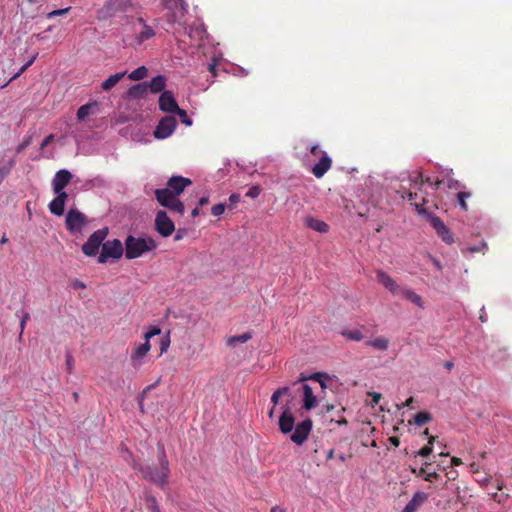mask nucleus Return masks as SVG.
<instances>
[{
	"label": "nucleus",
	"mask_w": 512,
	"mask_h": 512,
	"mask_svg": "<svg viewBox=\"0 0 512 512\" xmlns=\"http://www.w3.org/2000/svg\"><path fill=\"white\" fill-rule=\"evenodd\" d=\"M279 429L283 434L291 433L290 440L302 445L312 430V421L307 418L295 425V419L288 407H285L279 417Z\"/></svg>",
	"instance_id": "nucleus-1"
},
{
	"label": "nucleus",
	"mask_w": 512,
	"mask_h": 512,
	"mask_svg": "<svg viewBox=\"0 0 512 512\" xmlns=\"http://www.w3.org/2000/svg\"><path fill=\"white\" fill-rule=\"evenodd\" d=\"M158 460L159 467L155 465H146L141 467L140 472L145 480L150 481L163 489L167 485L170 475L169 462L163 446L159 447Z\"/></svg>",
	"instance_id": "nucleus-2"
},
{
	"label": "nucleus",
	"mask_w": 512,
	"mask_h": 512,
	"mask_svg": "<svg viewBox=\"0 0 512 512\" xmlns=\"http://www.w3.org/2000/svg\"><path fill=\"white\" fill-rule=\"evenodd\" d=\"M125 258L128 260L141 257L147 252H151L157 248L156 241L150 237H135L128 235L124 241Z\"/></svg>",
	"instance_id": "nucleus-3"
},
{
	"label": "nucleus",
	"mask_w": 512,
	"mask_h": 512,
	"mask_svg": "<svg viewBox=\"0 0 512 512\" xmlns=\"http://www.w3.org/2000/svg\"><path fill=\"white\" fill-rule=\"evenodd\" d=\"M132 6V0H107L97 11L96 16L98 20H107L118 13L127 12Z\"/></svg>",
	"instance_id": "nucleus-4"
},
{
	"label": "nucleus",
	"mask_w": 512,
	"mask_h": 512,
	"mask_svg": "<svg viewBox=\"0 0 512 512\" xmlns=\"http://www.w3.org/2000/svg\"><path fill=\"white\" fill-rule=\"evenodd\" d=\"M125 253V249L123 244L119 239L108 240L106 242L103 241L101 253L98 256V263H106L108 258L112 259H120Z\"/></svg>",
	"instance_id": "nucleus-5"
},
{
	"label": "nucleus",
	"mask_w": 512,
	"mask_h": 512,
	"mask_svg": "<svg viewBox=\"0 0 512 512\" xmlns=\"http://www.w3.org/2000/svg\"><path fill=\"white\" fill-rule=\"evenodd\" d=\"M108 229L101 228L93 232L88 240L82 246V252L89 257L95 256L98 253L100 246L107 237Z\"/></svg>",
	"instance_id": "nucleus-6"
},
{
	"label": "nucleus",
	"mask_w": 512,
	"mask_h": 512,
	"mask_svg": "<svg viewBox=\"0 0 512 512\" xmlns=\"http://www.w3.org/2000/svg\"><path fill=\"white\" fill-rule=\"evenodd\" d=\"M163 6L170 11L168 21L181 24V19L188 12V4L185 0H162Z\"/></svg>",
	"instance_id": "nucleus-7"
},
{
	"label": "nucleus",
	"mask_w": 512,
	"mask_h": 512,
	"mask_svg": "<svg viewBox=\"0 0 512 512\" xmlns=\"http://www.w3.org/2000/svg\"><path fill=\"white\" fill-rule=\"evenodd\" d=\"M183 34L189 36L191 39L201 42L206 36V28L202 22L194 21L188 24L185 20L181 19V24H178Z\"/></svg>",
	"instance_id": "nucleus-8"
},
{
	"label": "nucleus",
	"mask_w": 512,
	"mask_h": 512,
	"mask_svg": "<svg viewBox=\"0 0 512 512\" xmlns=\"http://www.w3.org/2000/svg\"><path fill=\"white\" fill-rule=\"evenodd\" d=\"M87 219L86 216L77 209L71 208L67 214L65 219L66 228L71 233L80 232L82 228L86 225Z\"/></svg>",
	"instance_id": "nucleus-9"
},
{
	"label": "nucleus",
	"mask_w": 512,
	"mask_h": 512,
	"mask_svg": "<svg viewBox=\"0 0 512 512\" xmlns=\"http://www.w3.org/2000/svg\"><path fill=\"white\" fill-rule=\"evenodd\" d=\"M155 230L162 237H169L175 230L173 221L168 217L167 213L159 210L155 216Z\"/></svg>",
	"instance_id": "nucleus-10"
},
{
	"label": "nucleus",
	"mask_w": 512,
	"mask_h": 512,
	"mask_svg": "<svg viewBox=\"0 0 512 512\" xmlns=\"http://www.w3.org/2000/svg\"><path fill=\"white\" fill-rule=\"evenodd\" d=\"M177 126V122L172 116L163 117L157 124L153 134L156 139L163 140L173 134Z\"/></svg>",
	"instance_id": "nucleus-11"
},
{
	"label": "nucleus",
	"mask_w": 512,
	"mask_h": 512,
	"mask_svg": "<svg viewBox=\"0 0 512 512\" xmlns=\"http://www.w3.org/2000/svg\"><path fill=\"white\" fill-rule=\"evenodd\" d=\"M158 104L159 109L166 113L173 114L176 110H179L175 97L169 90L163 91L160 94Z\"/></svg>",
	"instance_id": "nucleus-12"
},
{
	"label": "nucleus",
	"mask_w": 512,
	"mask_h": 512,
	"mask_svg": "<svg viewBox=\"0 0 512 512\" xmlns=\"http://www.w3.org/2000/svg\"><path fill=\"white\" fill-rule=\"evenodd\" d=\"M72 178V174L67 169L59 170L53 180H52V188L54 193L65 192L64 188L68 185Z\"/></svg>",
	"instance_id": "nucleus-13"
},
{
	"label": "nucleus",
	"mask_w": 512,
	"mask_h": 512,
	"mask_svg": "<svg viewBox=\"0 0 512 512\" xmlns=\"http://www.w3.org/2000/svg\"><path fill=\"white\" fill-rule=\"evenodd\" d=\"M191 183L190 179L183 176H172L168 180L166 188L178 197Z\"/></svg>",
	"instance_id": "nucleus-14"
},
{
	"label": "nucleus",
	"mask_w": 512,
	"mask_h": 512,
	"mask_svg": "<svg viewBox=\"0 0 512 512\" xmlns=\"http://www.w3.org/2000/svg\"><path fill=\"white\" fill-rule=\"evenodd\" d=\"M441 185H446L448 189L454 190H458L463 187V185L458 180L453 178L452 169H444L441 172V179L435 182V187L440 188Z\"/></svg>",
	"instance_id": "nucleus-15"
},
{
	"label": "nucleus",
	"mask_w": 512,
	"mask_h": 512,
	"mask_svg": "<svg viewBox=\"0 0 512 512\" xmlns=\"http://www.w3.org/2000/svg\"><path fill=\"white\" fill-rule=\"evenodd\" d=\"M376 278L377 281L393 295L400 294L402 288L386 272L378 270L376 273Z\"/></svg>",
	"instance_id": "nucleus-16"
},
{
	"label": "nucleus",
	"mask_w": 512,
	"mask_h": 512,
	"mask_svg": "<svg viewBox=\"0 0 512 512\" xmlns=\"http://www.w3.org/2000/svg\"><path fill=\"white\" fill-rule=\"evenodd\" d=\"M56 197L49 203V211L53 215L61 216L64 214L65 210V202L68 198V194L66 192L55 193Z\"/></svg>",
	"instance_id": "nucleus-17"
},
{
	"label": "nucleus",
	"mask_w": 512,
	"mask_h": 512,
	"mask_svg": "<svg viewBox=\"0 0 512 512\" xmlns=\"http://www.w3.org/2000/svg\"><path fill=\"white\" fill-rule=\"evenodd\" d=\"M331 165V158L326 152H322L321 158L312 168V173L316 178H321L331 168Z\"/></svg>",
	"instance_id": "nucleus-18"
},
{
	"label": "nucleus",
	"mask_w": 512,
	"mask_h": 512,
	"mask_svg": "<svg viewBox=\"0 0 512 512\" xmlns=\"http://www.w3.org/2000/svg\"><path fill=\"white\" fill-rule=\"evenodd\" d=\"M301 388L303 391V408L307 411L313 409L317 404V400L312 388L308 384H302Z\"/></svg>",
	"instance_id": "nucleus-19"
},
{
	"label": "nucleus",
	"mask_w": 512,
	"mask_h": 512,
	"mask_svg": "<svg viewBox=\"0 0 512 512\" xmlns=\"http://www.w3.org/2000/svg\"><path fill=\"white\" fill-rule=\"evenodd\" d=\"M427 495L424 492H416L410 499V501L405 505L404 511L406 512H415L421 504H423L427 500Z\"/></svg>",
	"instance_id": "nucleus-20"
},
{
	"label": "nucleus",
	"mask_w": 512,
	"mask_h": 512,
	"mask_svg": "<svg viewBox=\"0 0 512 512\" xmlns=\"http://www.w3.org/2000/svg\"><path fill=\"white\" fill-rule=\"evenodd\" d=\"M154 194L158 203L163 207L169 206L170 204H172L171 202L177 198V196H175L167 188L156 189L154 191Z\"/></svg>",
	"instance_id": "nucleus-21"
},
{
	"label": "nucleus",
	"mask_w": 512,
	"mask_h": 512,
	"mask_svg": "<svg viewBox=\"0 0 512 512\" xmlns=\"http://www.w3.org/2000/svg\"><path fill=\"white\" fill-rule=\"evenodd\" d=\"M403 199H406L408 202L413 205L419 214H427V211L423 208H420L421 203H424V198L419 196L417 192L407 191L402 196Z\"/></svg>",
	"instance_id": "nucleus-22"
},
{
	"label": "nucleus",
	"mask_w": 512,
	"mask_h": 512,
	"mask_svg": "<svg viewBox=\"0 0 512 512\" xmlns=\"http://www.w3.org/2000/svg\"><path fill=\"white\" fill-rule=\"evenodd\" d=\"M151 346L148 341L135 345L131 353V359L133 362L141 360L149 352Z\"/></svg>",
	"instance_id": "nucleus-23"
},
{
	"label": "nucleus",
	"mask_w": 512,
	"mask_h": 512,
	"mask_svg": "<svg viewBox=\"0 0 512 512\" xmlns=\"http://www.w3.org/2000/svg\"><path fill=\"white\" fill-rule=\"evenodd\" d=\"M140 24L142 25V30L137 33L136 41L137 44H142L144 41L151 39L155 32L152 27L148 26L143 19H139Z\"/></svg>",
	"instance_id": "nucleus-24"
},
{
	"label": "nucleus",
	"mask_w": 512,
	"mask_h": 512,
	"mask_svg": "<svg viewBox=\"0 0 512 512\" xmlns=\"http://www.w3.org/2000/svg\"><path fill=\"white\" fill-rule=\"evenodd\" d=\"M400 293L406 300L412 302L420 309H424L423 300H422L421 296L418 295L415 291H413L409 288H402Z\"/></svg>",
	"instance_id": "nucleus-25"
},
{
	"label": "nucleus",
	"mask_w": 512,
	"mask_h": 512,
	"mask_svg": "<svg viewBox=\"0 0 512 512\" xmlns=\"http://www.w3.org/2000/svg\"><path fill=\"white\" fill-rule=\"evenodd\" d=\"M97 108H98V104L96 101L89 102L87 104L82 105L77 110V119L79 121H84L88 115L95 113Z\"/></svg>",
	"instance_id": "nucleus-26"
},
{
	"label": "nucleus",
	"mask_w": 512,
	"mask_h": 512,
	"mask_svg": "<svg viewBox=\"0 0 512 512\" xmlns=\"http://www.w3.org/2000/svg\"><path fill=\"white\" fill-rule=\"evenodd\" d=\"M166 78L163 75L153 77L149 83V88L152 93H162L165 91Z\"/></svg>",
	"instance_id": "nucleus-27"
},
{
	"label": "nucleus",
	"mask_w": 512,
	"mask_h": 512,
	"mask_svg": "<svg viewBox=\"0 0 512 512\" xmlns=\"http://www.w3.org/2000/svg\"><path fill=\"white\" fill-rule=\"evenodd\" d=\"M390 344L389 339L386 337L380 336L375 339L368 340L366 342V346L372 347L375 350L378 351H385L388 349Z\"/></svg>",
	"instance_id": "nucleus-28"
},
{
	"label": "nucleus",
	"mask_w": 512,
	"mask_h": 512,
	"mask_svg": "<svg viewBox=\"0 0 512 512\" xmlns=\"http://www.w3.org/2000/svg\"><path fill=\"white\" fill-rule=\"evenodd\" d=\"M124 75L125 72H118L110 75L105 81L102 82L101 88L104 91L111 90L124 77Z\"/></svg>",
	"instance_id": "nucleus-29"
},
{
	"label": "nucleus",
	"mask_w": 512,
	"mask_h": 512,
	"mask_svg": "<svg viewBox=\"0 0 512 512\" xmlns=\"http://www.w3.org/2000/svg\"><path fill=\"white\" fill-rule=\"evenodd\" d=\"M306 224L309 228L317 232L326 233L329 230V226L324 221L312 217L306 219Z\"/></svg>",
	"instance_id": "nucleus-30"
},
{
	"label": "nucleus",
	"mask_w": 512,
	"mask_h": 512,
	"mask_svg": "<svg viewBox=\"0 0 512 512\" xmlns=\"http://www.w3.org/2000/svg\"><path fill=\"white\" fill-rule=\"evenodd\" d=\"M169 206H166L171 212L176 213L178 215H183L185 211L184 204L178 199H174Z\"/></svg>",
	"instance_id": "nucleus-31"
},
{
	"label": "nucleus",
	"mask_w": 512,
	"mask_h": 512,
	"mask_svg": "<svg viewBox=\"0 0 512 512\" xmlns=\"http://www.w3.org/2000/svg\"><path fill=\"white\" fill-rule=\"evenodd\" d=\"M342 335L352 341H360L363 339V334L359 329L345 330Z\"/></svg>",
	"instance_id": "nucleus-32"
},
{
	"label": "nucleus",
	"mask_w": 512,
	"mask_h": 512,
	"mask_svg": "<svg viewBox=\"0 0 512 512\" xmlns=\"http://www.w3.org/2000/svg\"><path fill=\"white\" fill-rule=\"evenodd\" d=\"M428 220L430 225L436 231V233L439 232L441 229H444V227H446L444 222L436 215L428 214Z\"/></svg>",
	"instance_id": "nucleus-33"
},
{
	"label": "nucleus",
	"mask_w": 512,
	"mask_h": 512,
	"mask_svg": "<svg viewBox=\"0 0 512 512\" xmlns=\"http://www.w3.org/2000/svg\"><path fill=\"white\" fill-rule=\"evenodd\" d=\"M252 335L250 332H245L241 335L233 336L229 338L228 345L235 346L236 343H245L251 339Z\"/></svg>",
	"instance_id": "nucleus-34"
},
{
	"label": "nucleus",
	"mask_w": 512,
	"mask_h": 512,
	"mask_svg": "<svg viewBox=\"0 0 512 512\" xmlns=\"http://www.w3.org/2000/svg\"><path fill=\"white\" fill-rule=\"evenodd\" d=\"M147 75V68L145 66H140L133 70L129 74V78L134 81L142 80Z\"/></svg>",
	"instance_id": "nucleus-35"
},
{
	"label": "nucleus",
	"mask_w": 512,
	"mask_h": 512,
	"mask_svg": "<svg viewBox=\"0 0 512 512\" xmlns=\"http://www.w3.org/2000/svg\"><path fill=\"white\" fill-rule=\"evenodd\" d=\"M437 235L442 239L446 244H452L454 242V238L449 228L446 226L444 229H441L437 232Z\"/></svg>",
	"instance_id": "nucleus-36"
},
{
	"label": "nucleus",
	"mask_w": 512,
	"mask_h": 512,
	"mask_svg": "<svg viewBox=\"0 0 512 512\" xmlns=\"http://www.w3.org/2000/svg\"><path fill=\"white\" fill-rule=\"evenodd\" d=\"M431 420V415L427 412H419L414 416V422L418 426H423Z\"/></svg>",
	"instance_id": "nucleus-37"
},
{
	"label": "nucleus",
	"mask_w": 512,
	"mask_h": 512,
	"mask_svg": "<svg viewBox=\"0 0 512 512\" xmlns=\"http://www.w3.org/2000/svg\"><path fill=\"white\" fill-rule=\"evenodd\" d=\"M16 315L20 318L19 340H21L23 332H24V329L26 327V323L30 319V314L27 311H22L21 315H19V312H17Z\"/></svg>",
	"instance_id": "nucleus-38"
},
{
	"label": "nucleus",
	"mask_w": 512,
	"mask_h": 512,
	"mask_svg": "<svg viewBox=\"0 0 512 512\" xmlns=\"http://www.w3.org/2000/svg\"><path fill=\"white\" fill-rule=\"evenodd\" d=\"M470 196H471V194L469 192H465V191H460L456 195L458 204L464 211H466L468 208L467 204H466V199H468Z\"/></svg>",
	"instance_id": "nucleus-39"
},
{
	"label": "nucleus",
	"mask_w": 512,
	"mask_h": 512,
	"mask_svg": "<svg viewBox=\"0 0 512 512\" xmlns=\"http://www.w3.org/2000/svg\"><path fill=\"white\" fill-rule=\"evenodd\" d=\"M145 502L152 512H160L158 502L153 495H147L145 497Z\"/></svg>",
	"instance_id": "nucleus-40"
},
{
	"label": "nucleus",
	"mask_w": 512,
	"mask_h": 512,
	"mask_svg": "<svg viewBox=\"0 0 512 512\" xmlns=\"http://www.w3.org/2000/svg\"><path fill=\"white\" fill-rule=\"evenodd\" d=\"M173 114H177L180 117L181 122L186 126H191L193 124L192 119L187 115V112L179 107V110H176Z\"/></svg>",
	"instance_id": "nucleus-41"
},
{
	"label": "nucleus",
	"mask_w": 512,
	"mask_h": 512,
	"mask_svg": "<svg viewBox=\"0 0 512 512\" xmlns=\"http://www.w3.org/2000/svg\"><path fill=\"white\" fill-rule=\"evenodd\" d=\"M433 441H434V437H430L428 445H426L425 447L421 448L418 451V455L422 456V457L429 456L432 453V450H433V446H432L433 445Z\"/></svg>",
	"instance_id": "nucleus-42"
},
{
	"label": "nucleus",
	"mask_w": 512,
	"mask_h": 512,
	"mask_svg": "<svg viewBox=\"0 0 512 512\" xmlns=\"http://www.w3.org/2000/svg\"><path fill=\"white\" fill-rule=\"evenodd\" d=\"M161 333V329L158 326H150L148 331L144 334V338L146 341H150V339L156 335Z\"/></svg>",
	"instance_id": "nucleus-43"
},
{
	"label": "nucleus",
	"mask_w": 512,
	"mask_h": 512,
	"mask_svg": "<svg viewBox=\"0 0 512 512\" xmlns=\"http://www.w3.org/2000/svg\"><path fill=\"white\" fill-rule=\"evenodd\" d=\"M71 9V7H66L62 9H56L46 14L47 19H52L57 16H63L68 13V11Z\"/></svg>",
	"instance_id": "nucleus-44"
},
{
	"label": "nucleus",
	"mask_w": 512,
	"mask_h": 512,
	"mask_svg": "<svg viewBox=\"0 0 512 512\" xmlns=\"http://www.w3.org/2000/svg\"><path fill=\"white\" fill-rule=\"evenodd\" d=\"M419 475L423 476L425 481H432L433 479L438 478V474L435 471L429 472L425 468L420 469Z\"/></svg>",
	"instance_id": "nucleus-45"
},
{
	"label": "nucleus",
	"mask_w": 512,
	"mask_h": 512,
	"mask_svg": "<svg viewBox=\"0 0 512 512\" xmlns=\"http://www.w3.org/2000/svg\"><path fill=\"white\" fill-rule=\"evenodd\" d=\"M226 204L224 203H218L211 208V213L214 216H221L225 211Z\"/></svg>",
	"instance_id": "nucleus-46"
},
{
	"label": "nucleus",
	"mask_w": 512,
	"mask_h": 512,
	"mask_svg": "<svg viewBox=\"0 0 512 512\" xmlns=\"http://www.w3.org/2000/svg\"><path fill=\"white\" fill-rule=\"evenodd\" d=\"M146 90V87L144 84H137L130 88L129 92L132 96H137L139 94H142Z\"/></svg>",
	"instance_id": "nucleus-47"
},
{
	"label": "nucleus",
	"mask_w": 512,
	"mask_h": 512,
	"mask_svg": "<svg viewBox=\"0 0 512 512\" xmlns=\"http://www.w3.org/2000/svg\"><path fill=\"white\" fill-rule=\"evenodd\" d=\"M260 192H261V190H260L259 186L254 185L249 188V190L246 193V196L249 198L255 199L260 195Z\"/></svg>",
	"instance_id": "nucleus-48"
},
{
	"label": "nucleus",
	"mask_w": 512,
	"mask_h": 512,
	"mask_svg": "<svg viewBox=\"0 0 512 512\" xmlns=\"http://www.w3.org/2000/svg\"><path fill=\"white\" fill-rule=\"evenodd\" d=\"M31 144L30 137H25L23 141L16 147V152L20 153Z\"/></svg>",
	"instance_id": "nucleus-49"
},
{
	"label": "nucleus",
	"mask_w": 512,
	"mask_h": 512,
	"mask_svg": "<svg viewBox=\"0 0 512 512\" xmlns=\"http://www.w3.org/2000/svg\"><path fill=\"white\" fill-rule=\"evenodd\" d=\"M409 179L412 183H414V185H421L422 184V179H421V174L419 172H413L410 174L409 176Z\"/></svg>",
	"instance_id": "nucleus-50"
},
{
	"label": "nucleus",
	"mask_w": 512,
	"mask_h": 512,
	"mask_svg": "<svg viewBox=\"0 0 512 512\" xmlns=\"http://www.w3.org/2000/svg\"><path fill=\"white\" fill-rule=\"evenodd\" d=\"M229 204L227 205L229 208H232L234 205H236L240 201V195L233 193L228 198Z\"/></svg>",
	"instance_id": "nucleus-51"
},
{
	"label": "nucleus",
	"mask_w": 512,
	"mask_h": 512,
	"mask_svg": "<svg viewBox=\"0 0 512 512\" xmlns=\"http://www.w3.org/2000/svg\"><path fill=\"white\" fill-rule=\"evenodd\" d=\"M309 378H310V379H312V380L318 381L322 388H325V387H326L325 380H324V379H322V378H323V375H322V374H320V373H314V374H313V375H311Z\"/></svg>",
	"instance_id": "nucleus-52"
},
{
	"label": "nucleus",
	"mask_w": 512,
	"mask_h": 512,
	"mask_svg": "<svg viewBox=\"0 0 512 512\" xmlns=\"http://www.w3.org/2000/svg\"><path fill=\"white\" fill-rule=\"evenodd\" d=\"M169 344H170V339H169V336L166 335L165 337H163L161 339V343H160L161 353H163L167 350V348L169 347Z\"/></svg>",
	"instance_id": "nucleus-53"
},
{
	"label": "nucleus",
	"mask_w": 512,
	"mask_h": 512,
	"mask_svg": "<svg viewBox=\"0 0 512 512\" xmlns=\"http://www.w3.org/2000/svg\"><path fill=\"white\" fill-rule=\"evenodd\" d=\"M486 246V243L482 242L480 245L469 246L467 250L471 253L480 252Z\"/></svg>",
	"instance_id": "nucleus-54"
},
{
	"label": "nucleus",
	"mask_w": 512,
	"mask_h": 512,
	"mask_svg": "<svg viewBox=\"0 0 512 512\" xmlns=\"http://www.w3.org/2000/svg\"><path fill=\"white\" fill-rule=\"evenodd\" d=\"M369 396L371 397L372 405H377L382 397L381 394L378 392H371L369 393Z\"/></svg>",
	"instance_id": "nucleus-55"
},
{
	"label": "nucleus",
	"mask_w": 512,
	"mask_h": 512,
	"mask_svg": "<svg viewBox=\"0 0 512 512\" xmlns=\"http://www.w3.org/2000/svg\"><path fill=\"white\" fill-rule=\"evenodd\" d=\"M54 139V135L53 134H50L48 135L47 137L44 138V140L41 142L40 144V149L41 150H44V148L50 144V142Z\"/></svg>",
	"instance_id": "nucleus-56"
},
{
	"label": "nucleus",
	"mask_w": 512,
	"mask_h": 512,
	"mask_svg": "<svg viewBox=\"0 0 512 512\" xmlns=\"http://www.w3.org/2000/svg\"><path fill=\"white\" fill-rule=\"evenodd\" d=\"M73 364H74V359L71 355L67 354L66 355V367H67V371L70 373L72 371V368H73Z\"/></svg>",
	"instance_id": "nucleus-57"
},
{
	"label": "nucleus",
	"mask_w": 512,
	"mask_h": 512,
	"mask_svg": "<svg viewBox=\"0 0 512 512\" xmlns=\"http://www.w3.org/2000/svg\"><path fill=\"white\" fill-rule=\"evenodd\" d=\"M491 497L498 503H503L504 500L507 498V495H499L497 492H495L491 494Z\"/></svg>",
	"instance_id": "nucleus-58"
},
{
	"label": "nucleus",
	"mask_w": 512,
	"mask_h": 512,
	"mask_svg": "<svg viewBox=\"0 0 512 512\" xmlns=\"http://www.w3.org/2000/svg\"><path fill=\"white\" fill-rule=\"evenodd\" d=\"M280 397V392H277V390L272 394L271 402L273 403L274 406L278 404Z\"/></svg>",
	"instance_id": "nucleus-59"
},
{
	"label": "nucleus",
	"mask_w": 512,
	"mask_h": 512,
	"mask_svg": "<svg viewBox=\"0 0 512 512\" xmlns=\"http://www.w3.org/2000/svg\"><path fill=\"white\" fill-rule=\"evenodd\" d=\"M476 481L481 484L482 486H486L490 483L491 481V478L490 477H482V478H478L476 479Z\"/></svg>",
	"instance_id": "nucleus-60"
},
{
	"label": "nucleus",
	"mask_w": 512,
	"mask_h": 512,
	"mask_svg": "<svg viewBox=\"0 0 512 512\" xmlns=\"http://www.w3.org/2000/svg\"><path fill=\"white\" fill-rule=\"evenodd\" d=\"M28 68H29V67H28V65L24 64V65L19 69V71H18V72H16V73L13 75V77L11 78V80H14V79H16L17 77H19V76H20L24 71H26Z\"/></svg>",
	"instance_id": "nucleus-61"
},
{
	"label": "nucleus",
	"mask_w": 512,
	"mask_h": 512,
	"mask_svg": "<svg viewBox=\"0 0 512 512\" xmlns=\"http://www.w3.org/2000/svg\"><path fill=\"white\" fill-rule=\"evenodd\" d=\"M216 66H217V62H216V59H213V61L211 63L208 64V70L213 74L215 75V69H216Z\"/></svg>",
	"instance_id": "nucleus-62"
},
{
	"label": "nucleus",
	"mask_w": 512,
	"mask_h": 512,
	"mask_svg": "<svg viewBox=\"0 0 512 512\" xmlns=\"http://www.w3.org/2000/svg\"><path fill=\"white\" fill-rule=\"evenodd\" d=\"M184 234H185V230L179 229V230L176 232L175 236H174V241H179V240H181V239L183 238Z\"/></svg>",
	"instance_id": "nucleus-63"
},
{
	"label": "nucleus",
	"mask_w": 512,
	"mask_h": 512,
	"mask_svg": "<svg viewBox=\"0 0 512 512\" xmlns=\"http://www.w3.org/2000/svg\"><path fill=\"white\" fill-rule=\"evenodd\" d=\"M270 512H286L285 508L280 506H274L271 508Z\"/></svg>",
	"instance_id": "nucleus-64"
}]
</instances>
